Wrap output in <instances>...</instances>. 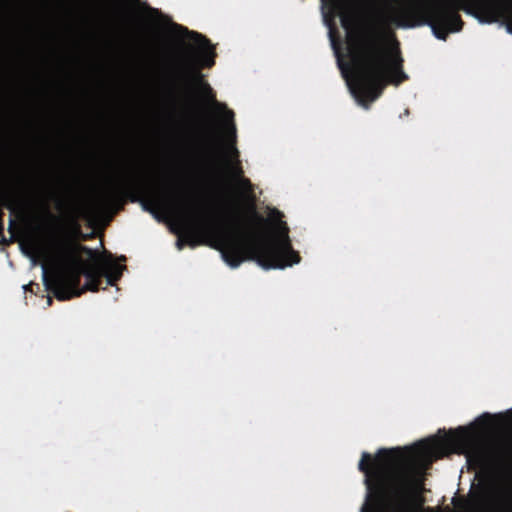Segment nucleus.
<instances>
[{
  "instance_id": "obj_9",
  "label": "nucleus",
  "mask_w": 512,
  "mask_h": 512,
  "mask_svg": "<svg viewBox=\"0 0 512 512\" xmlns=\"http://www.w3.org/2000/svg\"><path fill=\"white\" fill-rule=\"evenodd\" d=\"M51 301L52 299L50 297L47 298V304L50 305L51 304Z\"/></svg>"
},
{
  "instance_id": "obj_10",
  "label": "nucleus",
  "mask_w": 512,
  "mask_h": 512,
  "mask_svg": "<svg viewBox=\"0 0 512 512\" xmlns=\"http://www.w3.org/2000/svg\"><path fill=\"white\" fill-rule=\"evenodd\" d=\"M182 248V243L181 241L178 242V249H181Z\"/></svg>"
},
{
  "instance_id": "obj_4",
  "label": "nucleus",
  "mask_w": 512,
  "mask_h": 512,
  "mask_svg": "<svg viewBox=\"0 0 512 512\" xmlns=\"http://www.w3.org/2000/svg\"><path fill=\"white\" fill-rule=\"evenodd\" d=\"M459 9L482 22L501 21L512 34V0H377L376 12L384 25L428 24L436 38L445 40L449 33L462 27Z\"/></svg>"
},
{
  "instance_id": "obj_7",
  "label": "nucleus",
  "mask_w": 512,
  "mask_h": 512,
  "mask_svg": "<svg viewBox=\"0 0 512 512\" xmlns=\"http://www.w3.org/2000/svg\"><path fill=\"white\" fill-rule=\"evenodd\" d=\"M471 512H512V475L498 471L490 474L476 488Z\"/></svg>"
},
{
  "instance_id": "obj_3",
  "label": "nucleus",
  "mask_w": 512,
  "mask_h": 512,
  "mask_svg": "<svg viewBox=\"0 0 512 512\" xmlns=\"http://www.w3.org/2000/svg\"><path fill=\"white\" fill-rule=\"evenodd\" d=\"M330 43L350 93L367 108L388 83L405 74L398 43L355 0H321Z\"/></svg>"
},
{
  "instance_id": "obj_5",
  "label": "nucleus",
  "mask_w": 512,
  "mask_h": 512,
  "mask_svg": "<svg viewBox=\"0 0 512 512\" xmlns=\"http://www.w3.org/2000/svg\"><path fill=\"white\" fill-rule=\"evenodd\" d=\"M22 246L33 263L47 257L50 269L47 272L44 269V279L60 300L79 296L86 290L97 291L103 276L109 285H114L124 269L110 254L95 253L73 241L59 246L54 255L34 235L27 236Z\"/></svg>"
},
{
  "instance_id": "obj_1",
  "label": "nucleus",
  "mask_w": 512,
  "mask_h": 512,
  "mask_svg": "<svg viewBox=\"0 0 512 512\" xmlns=\"http://www.w3.org/2000/svg\"><path fill=\"white\" fill-rule=\"evenodd\" d=\"M475 424L420 440L411 446L380 449L374 457L364 452L359 469L364 473L366 498L361 512H440L424 508L420 498L427 467L449 453H461L481 471L493 462V450L482 441Z\"/></svg>"
},
{
  "instance_id": "obj_6",
  "label": "nucleus",
  "mask_w": 512,
  "mask_h": 512,
  "mask_svg": "<svg viewBox=\"0 0 512 512\" xmlns=\"http://www.w3.org/2000/svg\"><path fill=\"white\" fill-rule=\"evenodd\" d=\"M188 39L185 46V56L174 66V72L180 79H190L197 83L203 96L210 105L211 112L217 122V128L224 142L221 166L230 181L241 177L242 169L237 160L238 150L234 145L236 127L234 113L224 103L214 99L209 84L202 82L201 74L197 71L200 67H210L214 64L213 47L207 39L197 33H187Z\"/></svg>"
},
{
  "instance_id": "obj_8",
  "label": "nucleus",
  "mask_w": 512,
  "mask_h": 512,
  "mask_svg": "<svg viewBox=\"0 0 512 512\" xmlns=\"http://www.w3.org/2000/svg\"><path fill=\"white\" fill-rule=\"evenodd\" d=\"M231 184L239 197H242V198L248 197V194L251 190V184L248 179L243 178L241 176V177H238V178L232 180Z\"/></svg>"
},
{
  "instance_id": "obj_2",
  "label": "nucleus",
  "mask_w": 512,
  "mask_h": 512,
  "mask_svg": "<svg viewBox=\"0 0 512 512\" xmlns=\"http://www.w3.org/2000/svg\"><path fill=\"white\" fill-rule=\"evenodd\" d=\"M144 206L168 214L187 229L199 232L232 268L246 259L255 260L264 269H285L300 262L277 210H271L267 218L254 214L240 222L235 207L229 215H222L170 190L151 192Z\"/></svg>"
}]
</instances>
